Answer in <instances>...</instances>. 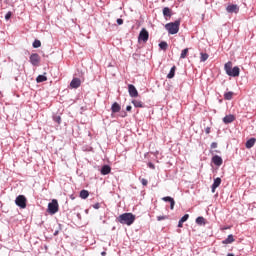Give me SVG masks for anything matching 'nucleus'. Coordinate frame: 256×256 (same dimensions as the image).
Segmentation results:
<instances>
[{
  "instance_id": "1",
  "label": "nucleus",
  "mask_w": 256,
  "mask_h": 256,
  "mask_svg": "<svg viewBox=\"0 0 256 256\" xmlns=\"http://www.w3.org/2000/svg\"><path fill=\"white\" fill-rule=\"evenodd\" d=\"M224 70L226 72V75H228L229 77H239V74L241 73V69L239 68V66H235L233 68V62L231 61H228L224 65Z\"/></svg>"
},
{
  "instance_id": "2",
  "label": "nucleus",
  "mask_w": 256,
  "mask_h": 256,
  "mask_svg": "<svg viewBox=\"0 0 256 256\" xmlns=\"http://www.w3.org/2000/svg\"><path fill=\"white\" fill-rule=\"evenodd\" d=\"M117 221H119L121 225L131 226L135 223V215H133V213H124L118 216Z\"/></svg>"
},
{
  "instance_id": "3",
  "label": "nucleus",
  "mask_w": 256,
  "mask_h": 256,
  "mask_svg": "<svg viewBox=\"0 0 256 256\" xmlns=\"http://www.w3.org/2000/svg\"><path fill=\"white\" fill-rule=\"evenodd\" d=\"M181 26V20H176L175 22H170L165 25V29L170 35H177L179 33V27Z\"/></svg>"
},
{
  "instance_id": "4",
  "label": "nucleus",
  "mask_w": 256,
  "mask_h": 256,
  "mask_svg": "<svg viewBox=\"0 0 256 256\" xmlns=\"http://www.w3.org/2000/svg\"><path fill=\"white\" fill-rule=\"evenodd\" d=\"M59 211V202L56 199H53L51 203L48 204V213L50 215H55Z\"/></svg>"
},
{
  "instance_id": "5",
  "label": "nucleus",
  "mask_w": 256,
  "mask_h": 256,
  "mask_svg": "<svg viewBox=\"0 0 256 256\" xmlns=\"http://www.w3.org/2000/svg\"><path fill=\"white\" fill-rule=\"evenodd\" d=\"M15 204L20 207V209H25L27 207V198L24 195H19L16 197Z\"/></svg>"
},
{
  "instance_id": "6",
  "label": "nucleus",
  "mask_w": 256,
  "mask_h": 256,
  "mask_svg": "<svg viewBox=\"0 0 256 256\" xmlns=\"http://www.w3.org/2000/svg\"><path fill=\"white\" fill-rule=\"evenodd\" d=\"M138 41H143V43H147V41H149V32L147 31V29L143 28L140 31Z\"/></svg>"
},
{
  "instance_id": "7",
  "label": "nucleus",
  "mask_w": 256,
  "mask_h": 256,
  "mask_svg": "<svg viewBox=\"0 0 256 256\" xmlns=\"http://www.w3.org/2000/svg\"><path fill=\"white\" fill-rule=\"evenodd\" d=\"M40 62H41V57H39V54L37 53L31 54L30 56L31 65H33L34 67H37Z\"/></svg>"
},
{
  "instance_id": "8",
  "label": "nucleus",
  "mask_w": 256,
  "mask_h": 256,
  "mask_svg": "<svg viewBox=\"0 0 256 256\" xmlns=\"http://www.w3.org/2000/svg\"><path fill=\"white\" fill-rule=\"evenodd\" d=\"M128 93L130 97H139V92L137 91V88L133 84L128 85Z\"/></svg>"
},
{
  "instance_id": "9",
  "label": "nucleus",
  "mask_w": 256,
  "mask_h": 256,
  "mask_svg": "<svg viewBox=\"0 0 256 256\" xmlns=\"http://www.w3.org/2000/svg\"><path fill=\"white\" fill-rule=\"evenodd\" d=\"M227 13H239V6L237 4H231L226 7Z\"/></svg>"
},
{
  "instance_id": "10",
  "label": "nucleus",
  "mask_w": 256,
  "mask_h": 256,
  "mask_svg": "<svg viewBox=\"0 0 256 256\" xmlns=\"http://www.w3.org/2000/svg\"><path fill=\"white\" fill-rule=\"evenodd\" d=\"M70 87H71V89H79V87H81V79H79V78H74V79L70 82Z\"/></svg>"
},
{
  "instance_id": "11",
  "label": "nucleus",
  "mask_w": 256,
  "mask_h": 256,
  "mask_svg": "<svg viewBox=\"0 0 256 256\" xmlns=\"http://www.w3.org/2000/svg\"><path fill=\"white\" fill-rule=\"evenodd\" d=\"M212 163H214L216 167H221V165H223V158H221L219 155H215L212 157Z\"/></svg>"
},
{
  "instance_id": "12",
  "label": "nucleus",
  "mask_w": 256,
  "mask_h": 256,
  "mask_svg": "<svg viewBox=\"0 0 256 256\" xmlns=\"http://www.w3.org/2000/svg\"><path fill=\"white\" fill-rule=\"evenodd\" d=\"M162 201H166V203H170V209L174 210L175 209V200L170 197V196H166L162 198Z\"/></svg>"
},
{
  "instance_id": "13",
  "label": "nucleus",
  "mask_w": 256,
  "mask_h": 256,
  "mask_svg": "<svg viewBox=\"0 0 256 256\" xmlns=\"http://www.w3.org/2000/svg\"><path fill=\"white\" fill-rule=\"evenodd\" d=\"M233 121H235V116L232 114L227 115L223 118V123H225L226 125H229V123H233Z\"/></svg>"
},
{
  "instance_id": "14",
  "label": "nucleus",
  "mask_w": 256,
  "mask_h": 256,
  "mask_svg": "<svg viewBox=\"0 0 256 256\" xmlns=\"http://www.w3.org/2000/svg\"><path fill=\"white\" fill-rule=\"evenodd\" d=\"M172 15L173 13L169 7H165L163 9V16L165 17V19H168V18L171 19Z\"/></svg>"
},
{
  "instance_id": "15",
  "label": "nucleus",
  "mask_w": 256,
  "mask_h": 256,
  "mask_svg": "<svg viewBox=\"0 0 256 256\" xmlns=\"http://www.w3.org/2000/svg\"><path fill=\"white\" fill-rule=\"evenodd\" d=\"M235 242V238L233 237V234L228 235L227 239L222 241L223 245H229L231 243Z\"/></svg>"
},
{
  "instance_id": "16",
  "label": "nucleus",
  "mask_w": 256,
  "mask_h": 256,
  "mask_svg": "<svg viewBox=\"0 0 256 256\" xmlns=\"http://www.w3.org/2000/svg\"><path fill=\"white\" fill-rule=\"evenodd\" d=\"M219 185H221V178H216L214 179V183L212 184V193H215L217 187H219Z\"/></svg>"
},
{
  "instance_id": "17",
  "label": "nucleus",
  "mask_w": 256,
  "mask_h": 256,
  "mask_svg": "<svg viewBox=\"0 0 256 256\" xmlns=\"http://www.w3.org/2000/svg\"><path fill=\"white\" fill-rule=\"evenodd\" d=\"M109 173H111V166L109 165H104L101 168V175H109Z\"/></svg>"
},
{
  "instance_id": "18",
  "label": "nucleus",
  "mask_w": 256,
  "mask_h": 256,
  "mask_svg": "<svg viewBox=\"0 0 256 256\" xmlns=\"http://www.w3.org/2000/svg\"><path fill=\"white\" fill-rule=\"evenodd\" d=\"M111 111L112 113H119V111H121V105L115 102L114 104H112Z\"/></svg>"
},
{
  "instance_id": "19",
  "label": "nucleus",
  "mask_w": 256,
  "mask_h": 256,
  "mask_svg": "<svg viewBox=\"0 0 256 256\" xmlns=\"http://www.w3.org/2000/svg\"><path fill=\"white\" fill-rule=\"evenodd\" d=\"M255 142H256L255 138H250L249 140H247L245 144L246 149H251L255 145Z\"/></svg>"
},
{
  "instance_id": "20",
  "label": "nucleus",
  "mask_w": 256,
  "mask_h": 256,
  "mask_svg": "<svg viewBox=\"0 0 256 256\" xmlns=\"http://www.w3.org/2000/svg\"><path fill=\"white\" fill-rule=\"evenodd\" d=\"M175 71H177V66H173L170 69V72L167 75V79H173V77H175Z\"/></svg>"
},
{
  "instance_id": "21",
  "label": "nucleus",
  "mask_w": 256,
  "mask_h": 256,
  "mask_svg": "<svg viewBox=\"0 0 256 256\" xmlns=\"http://www.w3.org/2000/svg\"><path fill=\"white\" fill-rule=\"evenodd\" d=\"M45 75H47V73H44V75H39V76L36 78V81H37L38 83H43V82L47 81V76H45Z\"/></svg>"
},
{
  "instance_id": "22",
  "label": "nucleus",
  "mask_w": 256,
  "mask_h": 256,
  "mask_svg": "<svg viewBox=\"0 0 256 256\" xmlns=\"http://www.w3.org/2000/svg\"><path fill=\"white\" fill-rule=\"evenodd\" d=\"M187 55H189V48L182 50V52L180 54V59H186Z\"/></svg>"
},
{
  "instance_id": "23",
  "label": "nucleus",
  "mask_w": 256,
  "mask_h": 256,
  "mask_svg": "<svg viewBox=\"0 0 256 256\" xmlns=\"http://www.w3.org/2000/svg\"><path fill=\"white\" fill-rule=\"evenodd\" d=\"M132 104L134 105V107H138L140 109H142L143 107V102L141 100H133Z\"/></svg>"
},
{
  "instance_id": "24",
  "label": "nucleus",
  "mask_w": 256,
  "mask_h": 256,
  "mask_svg": "<svg viewBox=\"0 0 256 256\" xmlns=\"http://www.w3.org/2000/svg\"><path fill=\"white\" fill-rule=\"evenodd\" d=\"M233 95H234L233 92H226V93L224 94V99H225L226 101H231V99H233Z\"/></svg>"
},
{
  "instance_id": "25",
  "label": "nucleus",
  "mask_w": 256,
  "mask_h": 256,
  "mask_svg": "<svg viewBox=\"0 0 256 256\" xmlns=\"http://www.w3.org/2000/svg\"><path fill=\"white\" fill-rule=\"evenodd\" d=\"M200 61L202 62V63H205V61H207V59H209V54H207V53H200Z\"/></svg>"
},
{
  "instance_id": "26",
  "label": "nucleus",
  "mask_w": 256,
  "mask_h": 256,
  "mask_svg": "<svg viewBox=\"0 0 256 256\" xmlns=\"http://www.w3.org/2000/svg\"><path fill=\"white\" fill-rule=\"evenodd\" d=\"M80 197H81V199H87V197H89V191H87V190H82V191L80 192Z\"/></svg>"
},
{
  "instance_id": "27",
  "label": "nucleus",
  "mask_w": 256,
  "mask_h": 256,
  "mask_svg": "<svg viewBox=\"0 0 256 256\" xmlns=\"http://www.w3.org/2000/svg\"><path fill=\"white\" fill-rule=\"evenodd\" d=\"M159 47L160 49H162V51H167V47H169V44H167V42H160Z\"/></svg>"
},
{
  "instance_id": "28",
  "label": "nucleus",
  "mask_w": 256,
  "mask_h": 256,
  "mask_svg": "<svg viewBox=\"0 0 256 256\" xmlns=\"http://www.w3.org/2000/svg\"><path fill=\"white\" fill-rule=\"evenodd\" d=\"M32 45H33L34 49H39V47H41V41L35 40Z\"/></svg>"
},
{
  "instance_id": "29",
  "label": "nucleus",
  "mask_w": 256,
  "mask_h": 256,
  "mask_svg": "<svg viewBox=\"0 0 256 256\" xmlns=\"http://www.w3.org/2000/svg\"><path fill=\"white\" fill-rule=\"evenodd\" d=\"M196 223H198V225H203V223H205V218H203V217H198L197 219H196Z\"/></svg>"
},
{
  "instance_id": "30",
  "label": "nucleus",
  "mask_w": 256,
  "mask_h": 256,
  "mask_svg": "<svg viewBox=\"0 0 256 256\" xmlns=\"http://www.w3.org/2000/svg\"><path fill=\"white\" fill-rule=\"evenodd\" d=\"M53 121H55V123H58V125H61V116H53Z\"/></svg>"
},
{
  "instance_id": "31",
  "label": "nucleus",
  "mask_w": 256,
  "mask_h": 256,
  "mask_svg": "<svg viewBox=\"0 0 256 256\" xmlns=\"http://www.w3.org/2000/svg\"><path fill=\"white\" fill-rule=\"evenodd\" d=\"M139 180L141 181V183H142V185H143L144 187H147V185H148V183H149V181H147V179H145V178H139Z\"/></svg>"
},
{
  "instance_id": "32",
  "label": "nucleus",
  "mask_w": 256,
  "mask_h": 256,
  "mask_svg": "<svg viewBox=\"0 0 256 256\" xmlns=\"http://www.w3.org/2000/svg\"><path fill=\"white\" fill-rule=\"evenodd\" d=\"M12 15H13V12H11V11L7 12V14L5 15L6 21H9L11 19Z\"/></svg>"
},
{
  "instance_id": "33",
  "label": "nucleus",
  "mask_w": 256,
  "mask_h": 256,
  "mask_svg": "<svg viewBox=\"0 0 256 256\" xmlns=\"http://www.w3.org/2000/svg\"><path fill=\"white\" fill-rule=\"evenodd\" d=\"M187 219H189V214H185L181 219V223H185V221H187Z\"/></svg>"
},
{
  "instance_id": "34",
  "label": "nucleus",
  "mask_w": 256,
  "mask_h": 256,
  "mask_svg": "<svg viewBox=\"0 0 256 256\" xmlns=\"http://www.w3.org/2000/svg\"><path fill=\"white\" fill-rule=\"evenodd\" d=\"M165 219H169L167 216H158L157 221H165Z\"/></svg>"
},
{
  "instance_id": "35",
  "label": "nucleus",
  "mask_w": 256,
  "mask_h": 256,
  "mask_svg": "<svg viewBox=\"0 0 256 256\" xmlns=\"http://www.w3.org/2000/svg\"><path fill=\"white\" fill-rule=\"evenodd\" d=\"M211 149H217V142H213L211 144Z\"/></svg>"
},
{
  "instance_id": "36",
  "label": "nucleus",
  "mask_w": 256,
  "mask_h": 256,
  "mask_svg": "<svg viewBox=\"0 0 256 256\" xmlns=\"http://www.w3.org/2000/svg\"><path fill=\"white\" fill-rule=\"evenodd\" d=\"M100 207H101V204H99V203H96L93 205L94 209H100Z\"/></svg>"
},
{
  "instance_id": "37",
  "label": "nucleus",
  "mask_w": 256,
  "mask_h": 256,
  "mask_svg": "<svg viewBox=\"0 0 256 256\" xmlns=\"http://www.w3.org/2000/svg\"><path fill=\"white\" fill-rule=\"evenodd\" d=\"M117 23H118L119 25H123V19L118 18V19H117Z\"/></svg>"
},
{
  "instance_id": "38",
  "label": "nucleus",
  "mask_w": 256,
  "mask_h": 256,
  "mask_svg": "<svg viewBox=\"0 0 256 256\" xmlns=\"http://www.w3.org/2000/svg\"><path fill=\"white\" fill-rule=\"evenodd\" d=\"M206 133H207V135H209L211 133V128L207 127L206 128Z\"/></svg>"
},
{
  "instance_id": "39",
  "label": "nucleus",
  "mask_w": 256,
  "mask_h": 256,
  "mask_svg": "<svg viewBox=\"0 0 256 256\" xmlns=\"http://www.w3.org/2000/svg\"><path fill=\"white\" fill-rule=\"evenodd\" d=\"M178 227L179 228L183 227V222H181V220H179V222H178Z\"/></svg>"
},
{
  "instance_id": "40",
  "label": "nucleus",
  "mask_w": 256,
  "mask_h": 256,
  "mask_svg": "<svg viewBox=\"0 0 256 256\" xmlns=\"http://www.w3.org/2000/svg\"><path fill=\"white\" fill-rule=\"evenodd\" d=\"M57 235H59V230H56V231L54 232V236L57 237Z\"/></svg>"
},
{
  "instance_id": "41",
  "label": "nucleus",
  "mask_w": 256,
  "mask_h": 256,
  "mask_svg": "<svg viewBox=\"0 0 256 256\" xmlns=\"http://www.w3.org/2000/svg\"><path fill=\"white\" fill-rule=\"evenodd\" d=\"M132 107L131 106H127L126 107V111H131Z\"/></svg>"
},
{
  "instance_id": "42",
  "label": "nucleus",
  "mask_w": 256,
  "mask_h": 256,
  "mask_svg": "<svg viewBox=\"0 0 256 256\" xmlns=\"http://www.w3.org/2000/svg\"><path fill=\"white\" fill-rule=\"evenodd\" d=\"M101 255H102V256H106V255H107V252H102Z\"/></svg>"
},
{
  "instance_id": "43",
  "label": "nucleus",
  "mask_w": 256,
  "mask_h": 256,
  "mask_svg": "<svg viewBox=\"0 0 256 256\" xmlns=\"http://www.w3.org/2000/svg\"><path fill=\"white\" fill-rule=\"evenodd\" d=\"M227 256H235L234 254H232V253H229V254H227Z\"/></svg>"
},
{
  "instance_id": "44",
  "label": "nucleus",
  "mask_w": 256,
  "mask_h": 256,
  "mask_svg": "<svg viewBox=\"0 0 256 256\" xmlns=\"http://www.w3.org/2000/svg\"><path fill=\"white\" fill-rule=\"evenodd\" d=\"M215 153H221L219 150H215Z\"/></svg>"
},
{
  "instance_id": "45",
  "label": "nucleus",
  "mask_w": 256,
  "mask_h": 256,
  "mask_svg": "<svg viewBox=\"0 0 256 256\" xmlns=\"http://www.w3.org/2000/svg\"><path fill=\"white\" fill-rule=\"evenodd\" d=\"M224 229H231V227H226V228H224Z\"/></svg>"
}]
</instances>
